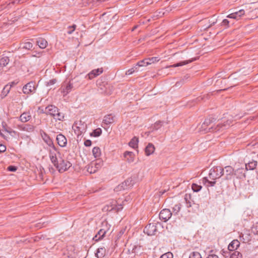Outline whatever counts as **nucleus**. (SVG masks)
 <instances>
[{
  "mask_svg": "<svg viewBox=\"0 0 258 258\" xmlns=\"http://www.w3.org/2000/svg\"><path fill=\"white\" fill-rule=\"evenodd\" d=\"M17 169V167L15 166H9L8 167V170L10 171H13V172H14V171H16Z\"/></svg>",
  "mask_w": 258,
  "mask_h": 258,
  "instance_id": "54",
  "label": "nucleus"
},
{
  "mask_svg": "<svg viewBox=\"0 0 258 258\" xmlns=\"http://www.w3.org/2000/svg\"><path fill=\"white\" fill-rule=\"evenodd\" d=\"M58 111L57 107L53 105H49L45 108V111L42 112L54 117Z\"/></svg>",
  "mask_w": 258,
  "mask_h": 258,
  "instance_id": "10",
  "label": "nucleus"
},
{
  "mask_svg": "<svg viewBox=\"0 0 258 258\" xmlns=\"http://www.w3.org/2000/svg\"><path fill=\"white\" fill-rule=\"evenodd\" d=\"M56 82V80L55 79H52L49 80L48 82H47V86H50L54 84Z\"/></svg>",
  "mask_w": 258,
  "mask_h": 258,
  "instance_id": "55",
  "label": "nucleus"
},
{
  "mask_svg": "<svg viewBox=\"0 0 258 258\" xmlns=\"http://www.w3.org/2000/svg\"><path fill=\"white\" fill-rule=\"evenodd\" d=\"M257 166V161L252 160L251 161H249L247 163H245V169L248 170H254Z\"/></svg>",
  "mask_w": 258,
  "mask_h": 258,
  "instance_id": "23",
  "label": "nucleus"
},
{
  "mask_svg": "<svg viewBox=\"0 0 258 258\" xmlns=\"http://www.w3.org/2000/svg\"><path fill=\"white\" fill-rule=\"evenodd\" d=\"M158 224V222L149 223L145 227L144 232L150 236L155 235L157 231V225Z\"/></svg>",
  "mask_w": 258,
  "mask_h": 258,
  "instance_id": "6",
  "label": "nucleus"
},
{
  "mask_svg": "<svg viewBox=\"0 0 258 258\" xmlns=\"http://www.w3.org/2000/svg\"><path fill=\"white\" fill-rule=\"evenodd\" d=\"M0 135H1L2 137H4V138L5 139H7V138H8V137H7V135H5V134L1 132V130H0Z\"/></svg>",
  "mask_w": 258,
  "mask_h": 258,
  "instance_id": "63",
  "label": "nucleus"
},
{
  "mask_svg": "<svg viewBox=\"0 0 258 258\" xmlns=\"http://www.w3.org/2000/svg\"><path fill=\"white\" fill-rule=\"evenodd\" d=\"M172 213L167 209H164L161 211L159 214V218L165 222L169 220L171 217Z\"/></svg>",
  "mask_w": 258,
  "mask_h": 258,
  "instance_id": "9",
  "label": "nucleus"
},
{
  "mask_svg": "<svg viewBox=\"0 0 258 258\" xmlns=\"http://www.w3.org/2000/svg\"><path fill=\"white\" fill-rule=\"evenodd\" d=\"M116 120V117L112 114H108L104 117L103 122L107 125L111 124Z\"/></svg>",
  "mask_w": 258,
  "mask_h": 258,
  "instance_id": "16",
  "label": "nucleus"
},
{
  "mask_svg": "<svg viewBox=\"0 0 258 258\" xmlns=\"http://www.w3.org/2000/svg\"><path fill=\"white\" fill-rule=\"evenodd\" d=\"M3 127L4 128V130H2V131L5 132L6 134L11 135L12 133H15L14 131L11 128H9V130L6 128L4 125H3Z\"/></svg>",
  "mask_w": 258,
  "mask_h": 258,
  "instance_id": "51",
  "label": "nucleus"
},
{
  "mask_svg": "<svg viewBox=\"0 0 258 258\" xmlns=\"http://www.w3.org/2000/svg\"><path fill=\"white\" fill-rule=\"evenodd\" d=\"M184 200H185L186 203L187 202H190L191 201L190 195H188V194H185V195L184 196Z\"/></svg>",
  "mask_w": 258,
  "mask_h": 258,
  "instance_id": "53",
  "label": "nucleus"
},
{
  "mask_svg": "<svg viewBox=\"0 0 258 258\" xmlns=\"http://www.w3.org/2000/svg\"><path fill=\"white\" fill-rule=\"evenodd\" d=\"M106 233V231L104 229H100L95 236L93 238V239L95 241H97L102 239Z\"/></svg>",
  "mask_w": 258,
  "mask_h": 258,
  "instance_id": "27",
  "label": "nucleus"
},
{
  "mask_svg": "<svg viewBox=\"0 0 258 258\" xmlns=\"http://www.w3.org/2000/svg\"><path fill=\"white\" fill-rule=\"evenodd\" d=\"M148 62V60H147V58L143 59L139 62H138L136 66L138 67H143V66H147L149 65L148 64H146V62Z\"/></svg>",
  "mask_w": 258,
  "mask_h": 258,
  "instance_id": "48",
  "label": "nucleus"
},
{
  "mask_svg": "<svg viewBox=\"0 0 258 258\" xmlns=\"http://www.w3.org/2000/svg\"><path fill=\"white\" fill-rule=\"evenodd\" d=\"M155 151L154 146L152 143H149L145 149V153L147 156H149L153 154Z\"/></svg>",
  "mask_w": 258,
  "mask_h": 258,
  "instance_id": "24",
  "label": "nucleus"
},
{
  "mask_svg": "<svg viewBox=\"0 0 258 258\" xmlns=\"http://www.w3.org/2000/svg\"><path fill=\"white\" fill-rule=\"evenodd\" d=\"M137 69L138 68L137 67H135L134 68H132L130 69H129L128 70H127L126 72V75H131L132 74H133L135 71H137Z\"/></svg>",
  "mask_w": 258,
  "mask_h": 258,
  "instance_id": "50",
  "label": "nucleus"
},
{
  "mask_svg": "<svg viewBox=\"0 0 258 258\" xmlns=\"http://www.w3.org/2000/svg\"><path fill=\"white\" fill-rule=\"evenodd\" d=\"M189 78V76L187 75H186L184 76L182 79H181L180 81H178L176 83L175 86L176 87H180L185 82V81Z\"/></svg>",
  "mask_w": 258,
  "mask_h": 258,
  "instance_id": "37",
  "label": "nucleus"
},
{
  "mask_svg": "<svg viewBox=\"0 0 258 258\" xmlns=\"http://www.w3.org/2000/svg\"><path fill=\"white\" fill-rule=\"evenodd\" d=\"M194 201H191L190 202H187L186 203L187 208H190L191 207L192 204L193 203Z\"/></svg>",
  "mask_w": 258,
  "mask_h": 258,
  "instance_id": "60",
  "label": "nucleus"
},
{
  "mask_svg": "<svg viewBox=\"0 0 258 258\" xmlns=\"http://www.w3.org/2000/svg\"><path fill=\"white\" fill-rule=\"evenodd\" d=\"M251 231L254 235H258V222H256L253 225L251 228Z\"/></svg>",
  "mask_w": 258,
  "mask_h": 258,
  "instance_id": "41",
  "label": "nucleus"
},
{
  "mask_svg": "<svg viewBox=\"0 0 258 258\" xmlns=\"http://www.w3.org/2000/svg\"><path fill=\"white\" fill-rule=\"evenodd\" d=\"M92 153L95 158L99 157L101 155V150L99 147H94L92 150Z\"/></svg>",
  "mask_w": 258,
  "mask_h": 258,
  "instance_id": "34",
  "label": "nucleus"
},
{
  "mask_svg": "<svg viewBox=\"0 0 258 258\" xmlns=\"http://www.w3.org/2000/svg\"><path fill=\"white\" fill-rule=\"evenodd\" d=\"M159 58L158 57H152L150 58H147V60L148 62H146V64H151L155 62H157L159 60Z\"/></svg>",
  "mask_w": 258,
  "mask_h": 258,
  "instance_id": "40",
  "label": "nucleus"
},
{
  "mask_svg": "<svg viewBox=\"0 0 258 258\" xmlns=\"http://www.w3.org/2000/svg\"><path fill=\"white\" fill-rule=\"evenodd\" d=\"M191 188L194 191L198 192L201 189L202 186L196 183H193L191 185Z\"/></svg>",
  "mask_w": 258,
  "mask_h": 258,
  "instance_id": "43",
  "label": "nucleus"
},
{
  "mask_svg": "<svg viewBox=\"0 0 258 258\" xmlns=\"http://www.w3.org/2000/svg\"><path fill=\"white\" fill-rule=\"evenodd\" d=\"M73 88V84L71 82L68 84L64 83L61 88V92L63 96H66L72 91Z\"/></svg>",
  "mask_w": 258,
  "mask_h": 258,
  "instance_id": "12",
  "label": "nucleus"
},
{
  "mask_svg": "<svg viewBox=\"0 0 258 258\" xmlns=\"http://www.w3.org/2000/svg\"><path fill=\"white\" fill-rule=\"evenodd\" d=\"M181 208V205L180 203H178L174 206L173 207V213L174 215L178 214Z\"/></svg>",
  "mask_w": 258,
  "mask_h": 258,
  "instance_id": "36",
  "label": "nucleus"
},
{
  "mask_svg": "<svg viewBox=\"0 0 258 258\" xmlns=\"http://www.w3.org/2000/svg\"><path fill=\"white\" fill-rule=\"evenodd\" d=\"M189 258H202V256L199 252L194 251L190 253Z\"/></svg>",
  "mask_w": 258,
  "mask_h": 258,
  "instance_id": "44",
  "label": "nucleus"
},
{
  "mask_svg": "<svg viewBox=\"0 0 258 258\" xmlns=\"http://www.w3.org/2000/svg\"><path fill=\"white\" fill-rule=\"evenodd\" d=\"M106 253V249L104 247H100L97 249L95 256L97 258H103Z\"/></svg>",
  "mask_w": 258,
  "mask_h": 258,
  "instance_id": "22",
  "label": "nucleus"
},
{
  "mask_svg": "<svg viewBox=\"0 0 258 258\" xmlns=\"http://www.w3.org/2000/svg\"><path fill=\"white\" fill-rule=\"evenodd\" d=\"M50 147V149L48 150L49 157L51 163L53 164L57 160L60 158L61 153L54 145Z\"/></svg>",
  "mask_w": 258,
  "mask_h": 258,
  "instance_id": "4",
  "label": "nucleus"
},
{
  "mask_svg": "<svg viewBox=\"0 0 258 258\" xmlns=\"http://www.w3.org/2000/svg\"><path fill=\"white\" fill-rule=\"evenodd\" d=\"M193 60H194V59L180 61L179 62L175 63V64H173V65H171V66H168V67H167V68H170V67H174V68H175V67H178L182 66L183 65L187 64L188 63L192 62Z\"/></svg>",
  "mask_w": 258,
  "mask_h": 258,
  "instance_id": "29",
  "label": "nucleus"
},
{
  "mask_svg": "<svg viewBox=\"0 0 258 258\" xmlns=\"http://www.w3.org/2000/svg\"><path fill=\"white\" fill-rule=\"evenodd\" d=\"M101 129L100 128H97L91 133L90 135L92 137H98L101 135Z\"/></svg>",
  "mask_w": 258,
  "mask_h": 258,
  "instance_id": "35",
  "label": "nucleus"
},
{
  "mask_svg": "<svg viewBox=\"0 0 258 258\" xmlns=\"http://www.w3.org/2000/svg\"><path fill=\"white\" fill-rule=\"evenodd\" d=\"M92 142L90 140H86L84 142V145L86 147H90L91 146Z\"/></svg>",
  "mask_w": 258,
  "mask_h": 258,
  "instance_id": "56",
  "label": "nucleus"
},
{
  "mask_svg": "<svg viewBox=\"0 0 258 258\" xmlns=\"http://www.w3.org/2000/svg\"><path fill=\"white\" fill-rule=\"evenodd\" d=\"M222 167L220 166H216L213 167L210 170L209 174V178L212 180H215L216 179L219 178L222 176Z\"/></svg>",
  "mask_w": 258,
  "mask_h": 258,
  "instance_id": "5",
  "label": "nucleus"
},
{
  "mask_svg": "<svg viewBox=\"0 0 258 258\" xmlns=\"http://www.w3.org/2000/svg\"><path fill=\"white\" fill-rule=\"evenodd\" d=\"M53 164L60 173L68 170L72 166V164L70 161L62 159L61 156Z\"/></svg>",
  "mask_w": 258,
  "mask_h": 258,
  "instance_id": "1",
  "label": "nucleus"
},
{
  "mask_svg": "<svg viewBox=\"0 0 258 258\" xmlns=\"http://www.w3.org/2000/svg\"><path fill=\"white\" fill-rule=\"evenodd\" d=\"M87 170L90 173H95L97 171V169H95V167L94 166V164H90L87 167Z\"/></svg>",
  "mask_w": 258,
  "mask_h": 258,
  "instance_id": "39",
  "label": "nucleus"
},
{
  "mask_svg": "<svg viewBox=\"0 0 258 258\" xmlns=\"http://www.w3.org/2000/svg\"><path fill=\"white\" fill-rule=\"evenodd\" d=\"M91 164H94V166L95 167V169H97V170L100 168L102 164H103V162L101 160H97L96 162L95 163H91Z\"/></svg>",
  "mask_w": 258,
  "mask_h": 258,
  "instance_id": "46",
  "label": "nucleus"
},
{
  "mask_svg": "<svg viewBox=\"0 0 258 258\" xmlns=\"http://www.w3.org/2000/svg\"><path fill=\"white\" fill-rule=\"evenodd\" d=\"M240 242L237 240H234L231 242L228 246V249L230 251H234L239 246Z\"/></svg>",
  "mask_w": 258,
  "mask_h": 258,
  "instance_id": "21",
  "label": "nucleus"
},
{
  "mask_svg": "<svg viewBox=\"0 0 258 258\" xmlns=\"http://www.w3.org/2000/svg\"><path fill=\"white\" fill-rule=\"evenodd\" d=\"M245 14V11L244 10L241 9L238 11L233 12L228 15L227 17L228 18L234 19L235 20H239L242 16Z\"/></svg>",
  "mask_w": 258,
  "mask_h": 258,
  "instance_id": "13",
  "label": "nucleus"
},
{
  "mask_svg": "<svg viewBox=\"0 0 258 258\" xmlns=\"http://www.w3.org/2000/svg\"><path fill=\"white\" fill-rule=\"evenodd\" d=\"M77 26L75 24L73 25L72 26H70L68 27L69 30L67 31L68 34H71L75 30Z\"/></svg>",
  "mask_w": 258,
  "mask_h": 258,
  "instance_id": "47",
  "label": "nucleus"
},
{
  "mask_svg": "<svg viewBox=\"0 0 258 258\" xmlns=\"http://www.w3.org/2000/svg\"><path fill=\"white\" fill-rule=\"evenodd\" d=\"M33 47V44L30 42L22 43L20 44V48L27 50H30Z\"/></svg>",
  "mask_w": 258,
  "mask_h": 258,
  "instance_id": "30",
  "label": "nucleus"
},
{
  "mask_svg": "<svg viewBox=\"0 0 258 258\" xmlns=\"http://www.w3.org/2000/svg\"><path fill=\"white\" fill-rule=\"evenodd\" d=\"M134 184V181L132 177L128 178L120 185V189L123 190L132 187Z\"/></svg>",
  "mask_w": 258,
  "mask_h": 258,
  "instance_id": "15",
  "label": "nucleus"
},
{
  "mask_svg": "<svg viewBox=\"0 0 258 258\" xmlns=\"http://www.w3.org/2000/svg\"><path fill=\"white\" fill-rule=\"evenodd\" d=\"M215 183H216V181L215 180H214V181H209V185H210L211 186H213L215 185Z\"/></svg>",
  "mask_w": 258,
  "mask_h": 258,
  "instance_id": "61",
  "label": "nucleus"
},
{
  "mask_svg": "<svg viewBox=\"0 0 258 258\" xmlns=\"http://www.w3.org/2000/svg\"><path fill=\"white\" fill-rule=\"evenodd\" d=\"M138 138L135 137L129 142L128 145L130 147L133 148H136L138 147Z\"/></svg>",
  "mask_w": 258,
  "mask_h": 258,
  "instance_id": "31",
  "label": "nucleus"
},
{
  "mask_svg": "<svg viewBox=\"0 0 258 258\" xmlns=\"http://www.w3.org/2000/svg\"><path fill=\"white\" fill-rule=\"evenodd\" d=\"M37 43L39 47L41 48H45L47 45V42L46 40L43 38H39L37 40Z\"/></svg>",
  "mask_w": 258,
  "mask_h": 258,
  "instance_id": "28",
  "label": "nucleus"
},
{
  "mask_svg": "<svg viewBox=\"0 0 258 258\" xmlns=\"http://www.w3.org/2000/svg\"><path fill=\"white\" fill-rule=\"evenodd\" d=\"M210 180H209V179H208L207 177H204L203 179V182L204 184H206V183H209V182Z\"/></svg>",
  "mask_w": 258,
  "mask_h": 258,
  "instance_id": "62",
  "label": "nucleus"
},
{
  "mask_svg": "<svg viewBox=\"0 0 258 258\" xmlns=\"http://www.w3.org/2000/svg\"><path fill=\"white\" fill-rule=\"evenodd\" d=\"M36 87L33 82H30L26 84L23 88V92L25 94L34 93L35 92Z\"/></svg>",
  "mask_w": 258,
  "mask_h": 258,
  "instance_id": "8",
  "label": "nucleus"
},
{
  "mask_svg": "<svg viewBox=\"0 0 258 258\" xmlns=\"http://www.w3.org/2000/svg\"><path fill=\"white\" fill-rule=\"evenodd\" d=\"M232 123V121L230 120H227L226 121H224L223 123H218L219 124V126L218 128H219L220 130L222 128H226L229 127Z\"/></svg>",
  "mask_w": 258,
  "mask_h": 258,
  "instance_id": "32",
  "label": "nucleus"
},
{
  "mask_svg": "<svg viewBox=\"0 0 258 258\" xmlns=\"http://www.w3.org/2000/svg\"><path fill=\"white\" fill-rule=\"evenodd\" d=\"M102 73H103V69L99 68L97 69H94V70H92L91 72H90L88 74L87 76H88L89 79L91 80L93 78L99 76Z\"/></svg>",
  "mask_w": 258,
  "mask_h": 258,
  "instance_id": "18",
  "label": "nucleus"
},
{
  "mask_svg": "<svg viewBox=\"0 0 258 258\" xmlns=\"http://www.w3.org/2000/svg\"><path fill=\"white\" fill-rule=\"evenodd\" d=\"M53 118L55 120H62L64 118V115L62 113L59 112L58 111L56 113Z\"/></svg>",
  "mask_w": 258,
  "mask_h": 258,
  "instance_id": "42",
  "label": "nucleus"
},
{
  "mask_svg": "<svg viewBox=\"0 0 258 258\" xmlns=\"http://www.w3.org/2000/svg\"><path fill=\"white\" fill-rule=\"evenodd\" d=\"M216 22H215V21H211L210 22L211 24H210V26H212L214 25L216 23Z\"/></svg>",
  "mask_w": 258,
  "mask_h": 258,
  "instance_id": "64",
  "label": "nucleus"
},
{
  "mask_svg": "<svg viewBox=\"0 0 258 258\" xmlns=\"http://www.w3.org/2000/svg\"><path fill=\"white\" fill-rule=\"evenodd\" d=\"M207 258H219L218 256L216 254H209Z\"/></svg>",
  "mask_w": 258,
  "mask_h": 258,
  "instance_id": "59",
  "label": "nucleus"
},
{
  "mask_svg": "<svg viewBox=\"0 0 258 258\" xmlns=\"http://www.w3.org/2000/svg\"><path fill=\"white\" fill-rule=\"evenodd\" d=\"M123 157L126 161L129 163H132L134 161L135 154L133 152L125 151L123 153Z\"/></svg>",
  "mask_w": 258,
  "mask_h": 258,
  "instance_id": "17",
  "label": "nucleus"
},
{
  "mask_svg": "<svg viewBox=\"0 0 258 258\" xmlns=\"http://www.w3.org/2000/svg\"><path fill=\"white\" fill-rule=\"evenodd\" d=\"M40 133L43 140L49 147L54 145L51 139L44 131L40 130Z\"/></svg>",
  "mask_w": 258,
  "mask_h": 258,
  "instance_id": "11",
  "label": "nucleus"
},
{
  "mask_svg": "<svg viewBox=\"0 0 258 258\" xmlns=\"http://www.w3.org/2000/svg\"><path fill=\"white\" fill-rule=\"evenodd\" d=\"M19 118L21 122H26L31 118V116L29 113L25 112L23 113Z\"/></svg>",
  "mask_w": 258,
  "mask_h": 258,
  "instance_id": "26",
  "label": "nucleus"
},
{
  "mask_svg": "<svg viewBox=\"0 0 258 258\" xmlns=\"http://www.w3.org/2000/svg\"><path fill=\"white\" fill-rule=\"evenodd\" d=\"M6 150V147L3 144H0V153L4 152Z\"/></svg>",
  "mask_w": 258,
  "mask_h": 258,
  "instance_id": "57",
  "label": "nucleus"
},
{
  "mask_svg": "<svg viewBox=\"0 0 258 258\" xmlns=\"http://www.w3.org/2000/svg\"><path fill=\"white\" fill-rule=\"evenodd\" d=\"M9 62L10 59L8 56H3L0 59V71L2 70L4 67L6 66Z\"/></svg>",
  "mask_w": 258,
  "mask_h": 258,
  "instance_id": "25",
  "label": "nucleus"
},
{
  "mask_svg": "<svg viewBox=\"0 0 258 258\" xmlns=\"http://www.w3.org/2000/svg\"><path fill=\"white\" fill-rule=\"evenodd\" d=\"M222 175H225V179L227 180L231 179V176L233 175H236L237 172H239V173L242 172V169H238L236 170H234L233 167L231 166H226L224 168H222Z\"/></svg>",
  "mask_w": 258,
  "mask_h": 258,
  "instance_id": "3",
  "label": "nucleus"
},
{
  "mask_svg": "<svg viewBox=\"0 0 258 258\" xmlns=\"http://www.w3.org/2000/svg\"><path fill=\"white\" fill-rule=\"evenodd\" d=\"M214 120L215 119L214 118L210 117L206 118L204 122L206 124V125H207L208 127H209L212 124V123L214 122Z\"/></svg>",
  "mask_w": 258,
  "mask_h": 258,
  "instance_id": "45",
  "label": "nucleus"
},
{
  "mask_svg": "<svg viewBox=\"0 0 258 258\" xmlns=\"http://www.w3.org/2000/svg\"><path fill=\"white\" fill-rule=\"evenodd\" d=\"M173 254L170 252H166L163 254H162L160 258H173Z\"/></svg>",
  "mask_w": 258,
  "mask_h": 258,
  "instance_id": "49",
  "label": "nucleus"
},
{
  "mask_svg": "<svg viewBox=\"0 0 258 258\" xmlns=\"http://www.w3.org/2000/svg\"><path fill=\"white\" fill-rule=\"evenodd\" d=\"M184 200H185L186 203L187 202H190L191 201L190 195H188V194H185V195L184 196Z\"/></svg>",
  "mask_w": 258,
  "mask_h": 258,
  "instance_id": "52",
  "label": "nucleus"
},
{
  "mask_svg": "<svg viewBox=\"0 0 258 258\" xmlns=\"http://www.w3.org/2000/svg\"><path fill=\"white\" fill-rule=\"evenodd\" d=\"M219 126V124H217L216 125H212L210 127H208L207 125L203 122L201 125V126L199 128V131L201 132H204V133L217 132L220 131V129L218 128Z\"/></svg>",
  "mask_w": 258,
  "mask_h": 258,
  "instance_id": "7",
  "label": "nucleus"
},
{
  "mask_svg": "<svg viewBox=\"0 0 258 258\" xmlns=\"http://www.w3.org/2000/svg\"><path fill=\"white\" fill-rule=\"evenodd\" d=\"M57 144L61 147H64L66 146L67 144V140L66 137L60 134L56 136V139Z\"/></svg>",
  "mask_w": 258,
  "mask_h": 258,
  "instance_id": "14",
  "label": "nucleus"
},
{
  "mask_svg": "<svg viewBox=\"0 0 258 258\" xmlns=\"http://www.w3.org/2000/svg\"><path fill=\"white\" fill-rule=\"evenodd\" d=\"M18 127V128L21 131H26L28 132H33L34 129L33 125L29 124L19 125Z\"/></svg>",
  "mask_w": 258,
  "mask_h": 258,
  "instance_id": "20",
  "label": "nucleus"
},
{
  "mask_svg": "<svg viewBox=\"0 0 258 258\" xmlns=\"http://www.w3.org/2000/svg\"><path fill=\"white\" fill-rule=\"evenodd\" d=\"M87 127V124L81 120L75 122L72 126L75 134L78 137L81 135L83 133H85Z\"/></svg>",
  "mask_w": 258,
  "mask_h": 258,
  "instance_id": "2",
  "label": "nucleus"
},
{
  "mask_svg": "<svg viewBox=\"0 0 258 258\" xmlns=\"http://www.w3.org/2000/svg\"><path fill=\"white\" fill-rule=\"evenodd\" d=\"M229 22V21H228L227 19H224L222 22V25L228 26Z\"/></svg>",
  "mask_w": 258,
  "mask_h": 258,
  "instance_id": "58",
  "label": "nucleus"
},
{
  "mask_svg": "<svg viewBox=\"0 0 258 258\" xmlns=\"http://www.w3.org/2000/svg\"><path fill=\"white\" fill-rule=\"evenodd\" d=\"M230 258H242V254L238 251H234L230 253Z\"/></svg>",
  "mask_w": 258,
  "mask_h": 258,
  "instance_id": "38",
  "label": "nucleus"
},
{
  "mask_svg": "<svg viewBox=\"0 0 258 258\" xmlns=\"http://www.w3.org/2000/svg\"><path fill=\"white\" fill-rule=\"evenodd\" d=\"M11 87L12 85H9V84L6 85L2 90L1 95L4 96V97L6 96L9 93Z\"/></svg>",
  "mask_w": 258,
  "mask_h": 258,
  "instance_id": "33",
  "label": "nucleus"
},
{
  "mask_svg": "<svg viewBox=\"0 0 258 258\" xmlns=\"http://www.w3.org/2000/svg\"><path fill=\"white\" fill-rule=\"evenodd\" d=\"M163 121H157L154 124H153L150 127V131L149 133H153L154 132L160 130L162 126L163 123Z\"/></svg>",
  "mask_w": 258,
  "mask_h": 258,
  "instance_id": "19",
  "label": "nucleus"
}]
</instances>
